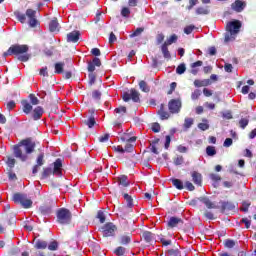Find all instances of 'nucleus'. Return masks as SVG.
<instances>
[{
	"label": "nucleus",
	"mask_w": 256,
	"mask_h": 256,
	"mask_svg": "<svg viewBox=\"0 0 256 256\" xmlns=\"http://www.w3.org/2000/svg\"><path fill=\"white\" fill-rule=\"evenodd\" d=\"M29 52V46L27 44H13L11 45L6 52L3 53V57H9L15 55L18 61L22 63H27L31 59V54Z\"/></svg>",
	"instance_id": "f03ea898"
},
{
	"label": "nucleus",
	"mask_w": 256,
	"mask_h": 256,
	"mask_svg": "<svg viewBox=\"0 0 256 256\" xmlns=\"http://www.w3.org/2000/svg\"><path fill=\"white\" fill-rule=\"evenodd\" d=\"M185 187L188 191H195V186L190 181L185 182Z\"/></svg>",
	"instance_id": "774afa93"
},
{
	"label": "nucleus",
	"mask_w": 256,
	"mask_h": 256,
	"mask_svg": "<svg viewBox=\"0 0 256 256\" xmlns=\"http://www.w3.org/2000/svg\"><path fill=\"white\" fill-rule=\"evenodd\" d=\"M79 37H81V33L79 31H72L67 34V42L77 43L79 41Z\"/></svg>",
	"instance_id": "a211bd4d"
},
{
	"label": "nucleus",
	"mask_w": 256,
	"mask_h": 256,
	"mask_svg": "<svg viewBox=\"0 0 256 256\" xmlns=\"http://www.w3.org/2000/svg\"><path fill=\"white\" fill-rule=\"evenodd\" d=\"M167 229H175L179 225H183V219L175 216H171L167 221Z\"/></svg>",
	"instance_id": "ddd939ff"
},
{
	"label": "nucleus",
	"mask_w": 256,
	"mask_h": 256,
	"mask_svg": "<svg viewBox=\"0 0 256 256\" xmlns=\"http://www.w3.org/2000/svg\"><path fill=\"white\" fill-rule=\"evenodd\" d=\"M235 33L234 32H229L225 34V37H224V41L225 43H229L231 41H235Z\"/></svg>",
	"instance_id": "79ce46f5"
},
{
	"label": "nucleus",
	"mask_w": 256,
	"mask_h": 256,
	"mask_svg": "<svg viewBox=\"0 0 256 256\" xmlns=\"http://www.w3.org/2000/svg\"><path fill=\"white\" fill-rule=\"evenodd\" d=\"M177 34H172L165 42V45H173V43H177Z\"/></svg>",
	"instance_id": "37998d69"
},
{
	"label": "nucleus",
	"mask_w": 256,
	"mask_h": 256,
	"mask_svg": "<svg viewBox=\"0 0 256 256\" xmlns=\"http://www.w3.org/2000/svg\"><path fill=\"white\" fill-rule=\"evenodd\" d=\"M114 112L116 115H118V118H121L127 113V107L125 106H119L118 108L114 109Z\"/></svg>",
	"instance_id": "7c9ffc66"
},
{
	"label": "nucleus",
	"mask_w": 256,
	"mask_h": 256,
	"mask_svg": "<svg viewBox=\"0 0 256 256\" xmlns=\"http://www.w3.org/2000/svg\"><path fill=\"white\" fill-rule=\"evenodd\" d=\"M120 245H129L131 243V234H123L119 237Z\"/></svg>",
	"instance_id": "bb28decb"
},
{
	"label": "nucleus",
	"mask_w": 256,
	"mask_h": 256,
	"mask_svg": "<svg viewBox=\"0 0 256 256\" xmlns=\"http://www.w3.org/2000/svg\"><path fill=\"white\" fill-rule=\"evenodd\" d=\"M47 245V241L37 240L35 243V249H45Z\"/></svg>",
	"instance_id": "49530a36"
},
{
	"label": "nucleus",
	"mask_w": 256,
	"mask_h": 256,
	"mask_svg": "<svg viewBox=\"0 0 256 256\" xmlns=\"http://www.w3.org/2000/svg\"><path fill=\"white\" fill-rule=\"evenodd\" d=\"M130 213H133V207L131 206L123 205L118 208V215L121 219H127Z\"/></svg>",
	"instance_id": "4468645a"
},
{
	"label": "nucleus",
	"mask_w": 256,
	"mask_h": 256,
	"mask_svg": "<svg viewBox=\"0 0 256 256\" xmlns=\"http://www.w3.org/2000/svg\"><path fill=\"white\" fill-rule=\"evenodd\" d=\"M41 215H51L53 213V202L43 204L39 207Z\"/></svg>",
	"instance_id": "f3484780"
},
{
	"label": "nucleus",
	"mask_w": 256,
	"mask_h": 256,
	"mask_svg": "<svg viewBox=\"0 0 256 256\" xmlns=\"http://www.w3.org/2000/svg\"><path fill=\"white\" fill-rule=\"evenodd\" d=\"M172 184L174 187H176V189H178L179 191L183 190L184 189V186H183V181L177 179V178H174L172 179Z\"/></svg>",
	"instance_id": "e433bc0d"
},
{
	"label": "nucleus",
	"mask_w": 256,
	"mask_h": 256,
	"mask_svg": "<svg viewBox=\"0 0 256 256\" xmlns=\"http://www.w3.org/2000/svg\"><path fill=\"white\" fill-rule=\"evenodd\" d=\"M199 97H201V90H199V89L194 90V92H192V94H191V100L197 101V99H199Z\"/></svg>",
	"instance_id": "864d4df0"
},
{
	"label": "nucleus",
	"mask_w": 256,
	"mask_h": 256,
	"mask_svg": "<svg viewBox=\"0 0 256 256\" xmlns=\"http://www.w3.org/2000/svg\"><path fill=\"white\" fill-rule=\"evenodd\" d=\"M240 29H241V21L239 20H234L227 25V31H229L230 33H234L236 35L237 33H239Z\"/></svg>",
	"instance_id": "2eb2a0df"
},
{
	"label": "nucleus",
	"mask_w": 256,
	"mask_h": 256,
	"mask_svg": "<svg viewBox=\"0 0 256 256\" xmlns=\"http://www.w3.org/2000/svg\"><path fill=\"white\" fill-rule=\"evenodd\" d=\"M239 125H240L241 129H245L247 127V125H249V119H247V118L240 119Z\"/></svg>",
	"instance_id": "052dcab7"
},
{
	"label": "nucleus",
	"mask_w": 256,
	"mask_h": 256,
	"mask_svg": "<svg viewBox=\"0 0 256 256\" xmlns=\"http://www.w3.org/2000/svg\"><path fill=\"white\" fill-rule=\"evenodd\" d=\"M16 222L17 220L15 219V216H10V217H7L6 219V223L9 227H15Z\"/></svg>",
	"instance_id": "603ef678"
},
{
	"label": "nucleus",
	"mask_w": 256,
	"mask_h": 256,
	"mask_svg": "<svg viewBox=\"0 0 256 256\" xmlns=\"http://www.w3.org/2000/svg\"><path fill=\"white\" fill-rule=\"evenodd\" d=\"M169 46L167 44H162L161 51L165 59H171V52H169Z\"/></svg>",
	"instance_id": "c756f323"
},
{
	"label": "nucleus",
	"mask_w": 256,
	"mask_h": 256,
	"mask_svg": "<svg viewBox=\"0 0 256 256\" xmlns=\"http://www.w3.org/2000/svg\"><path fill=\"white\" fill-rule=\"evenodd\" d=\"M235 245H237V242L235 240L226 239L224 241V247H226V249H233V247H235Z\"/></svg>",
	"instance_id": "ea45409f"
},
{
	"label": "nucleus",
	"mask_w": 256,
	"mask_h": 256,
	"mask_svg": "<svg viewBox=\"0 0 256 256\" xmlns=\"http://www.w3.org/2000/svg\"><path fill=\"white\" fill-rule=\"evenodd\" d=\"M54 168H53V175H57V177H62L63 176V161L61 158H57L55 162L53 163Z\"/></svg>",
	"instance_id": "f8f14e48"
},
{
	"label": "nucleus",
	"mask_w": 256,
	"mask_h": 256,
	"mask_svg": "<svg viewBox=\"0 0 256 256\" xmlns=\"http://www.w3.org/2000/svg\"><path fill=\"white\" fill-rule=\"evenodd\" d=\"M142 236L146 243H151V241H153V233H151L150 231L143 232Z\"/></svg>",
	"instance_id": "58836bf2"
},
{
	"label": "nucleus",
	"mask_w": 256,
	"mask_h": 256,
	"mask_svg": "<svg viewBox=\"0 0 256 256\" xmlns=\"http://www.w3.org/2000/svg\"><path fill=\"white\" fill-rule=\"evenodd\" d=\"M213 81L210 79H204V80H199L196 79L194 80V86L195 87H209V85H212Z\"/></svg>",
	"instance_id": "5701e85b"
},
{
	"label": "nucleus",
	"mask_w": 256,
	"mask_h": 256,
	"mask_svg": "<svg viewBox=\"0 0 256 256\" xmlns=\"http://www.w3.org/2000/svg\"><path fill=\"white\" fill-rule=\"evenodd\" d=\"M45 113V110H43V107L38 106L33 110L32 117L34 121H39L41 117H43V114Z\"/></svg>",
	"instance_id": "aec40b11"
},
{
	"label": "nucleus",
	"mask_w": 256,
	"mask_h": 256,
	"mask_svg": "<svg viewBox=\"0 0 256 256\" xmlns=\"http://www.w3.org/2000/svg\"><path fill=\"white\" fill-rule=\"evenodd\" d=\"M49 31H51V33H59V22H57V18L50 21Z\"/></svg>",
	"instance_id": "a878e982"
},
{
	"label": "nucleus",
	"mask_w": 256,
	"mask_h": 256,
	"mask_svg": "<svg viewBox=\"0 0 256 256\" xmlns=\"http://www.w3.org/2000/svg\"><path fill=\"white\" fill-rule=\"evenodd\" d=\"M204 122L198 124V129L201 131H207L209 129V123H207V119L203 120Z\"/></svg>",
	"instance_id": "3c124183"
},
{
	"label": "nucleus",
	"mask_w": 256,
	"mask_h": 256,
	"mask_svg": "<svg viewBox=\"0 0 256 256\" xmlns=\"http://www.w3.org/2000/svg\"><path fill=\"white\" fill-rule=\"evenodd\" d=\"M221 212L227 213V211H235V203L231 201H220Z\"/></svg>",
	"instance_id": "dca6fc26"
},
{
	"label": "nucleus",
	"mask_w": 256,
	"mask_h": 256,
	"mask_svg": "<svg viewBox=\"0 0 256 256\" xmlns=\"http://www.w3.org/2000/svg\"><path fill=\"white\" fill-rule=\"evenodd\" d=\"M206 155H208V157H215V155H217V150L215 149V146H207Z\"/></svg>",
	"instance_id": "4c0bfd02"
},
{
	"label": "nucleus",
	"mask_w": 256,
	"mask_h": 256,
	"mask_svg": "<svg viewBox=\"0 0 256 256\" xmlns=\"http://www.w3.org/2000/svg\"><path fill=\"white\" fill-rule=\"evenodd\" d=\"M194 120L193 118H185L184 120V129H191V127L193 126Z\"/></svg>",
	"instance_id": "de8ad7c7"
},
{
	"label": "nucleus",
	"mask_w": 256,
	"mask_h": 256,
	"mask_svg": "<svg viewBox=\"0 0 256 256\" xmlns=\"http://www.w3.org/2000/svg\"><path fill=\"white\" fill-rule=\"evenodd\" d=\"M158 115L162 121H165L166 119H169V117H171V113L165 111V104L160 105Z\"/></svg>",
	"instance_id": "4be33fe9"
},
{
	"label": "nucleus",
	"mask_w": 256,
	"mask_h": 256,
	"mask_svg": "<svg viewBox=\"0 0 256 256\" xmlns=\"http://www.w3.org/2000/svg\"><path fill=\"white\" fill-rule=\"evenodd\" d=\"M143 31H145L144 28H137L132 34H130V37H139Z\"/></svg>",
	"instance_id": "0e129e2a"
},
{
	"label": "nucleus",
	"mask_w": 256,
	"mask_h": 256,
	"mask_svg": "<svg viewBox=\"0 0 256 256\" xmlns=\"http://www.w3.org/2000/svg\"><path fill=\"white\" fill-rule=\"evenodd\" d=\"M245 7H247V2L243 0H235V2L231 4L232 11L236 13H243Z\"/></svg>",
	"instance_id": "9b49d317"
},
{
	"label": "nucleus",
	"mask_w": 256,
	"mask_h": 256,
	"mask_svg": "<svg viewBox=\"0 0 256 256\" xmlns=\"http://www.w3.org/2000/svg\"><path fill=\"white\" fill-rule=\"evenodd\" d=\"M126 251H127V248H126V247L118 246V247L114 250V254L117 255V256H123V255H125Z\"/></svg>",
	"instance_id": "a19ab883"
},
{
	"label": "nucleus",
	"mask_w": 256,
	"mask_h": 256,
	"mask_svg": "<svg viewBox=\"0 0 256 256\" xmlns=\"http://www.w3.org/2000/svg\"><path fill=\"white\" fill-rule=\"evenodd\" d=\"M173 161H174V165L179 166V165H183L184 159H183V156H177L174 158Z\"/></svg>",
	"instance_id": "338daca9"
},
{
	"label": "nucleus",
	"mask_w": 256,
	"mask_h": 256,
	"mask_svg": "<svg viewBox=\"0 0 256 256\" xmlns=\"http://www.w3.org/2000/svg\"><path fill=\"white\" fill-rule=\"evenodd\" d=\"M118 185L119 187H129L131 182H129V178L127 175H121L118 177Z\"/></svg>",
	"instance_id": "b1692460"
},
{
	"label": "nucleus",
	"mask_w": 256,
	"mask_h": 256,
	"mask_svg": "<svg viewBox=\"0 0 256 256\" xmlns=\"http://www.w3.org/2000/svg\"><path fill=\"white\" fill-rule=\"evenodd\" d=\"M49 175H53V169H51L49 167L43 168L41 179H47V177H49Z\"/></svg>",
	"instance_id": "a18cd8bd"
},
{
	"label": "nucleus",
	"mask_w": 256,
	"mask_h": 256,
	"mask_svg": "<svg viewBox=\"0 0 256 256\" xmlns=\"http://www.w3.org/2000/svg\"><path fill=\"white\" fill-rule=\"evenodd\" d=\"M167 253H168L169 256H187L186 253L182 254L181 250H179L178 248H176V249H169L167 251Z\"/></svg>",
	"instance_id": "473e14b6"
},
{
	"label": "nucleus",
	"mask_w": 256,
	"mask_h": 256,
	"mask_svg": "<svg viewBox=\"0 0 256 256\" xmlns=\"http://www.w3.org/2000/svg\"><path fill=\"white\" fill-rule=\"evenodd\" d=\"M101 231L103 233V237H115L117 226L112 222H107L101 227Z\"/></svg>",
	"instance_id": "6e6552de"
},
{
	"label": "nucleus",
	"mask_w": 256,
	"mask_h": 256,
	"mask_svg": "<svg viewBox=\"0 0 256 256\" xmlns=\"http://www.w3.org/2000/svg\"><path fill=\"white\" fill-rule=\"evenodd\" d=\"M124 200L126 201V206L128 207H134L133 204V197L129 195L128 193H123Z\"/></svg>",
	"instance_id": "72a5a7b5"
},
{
	"label": "nucleus",
	"mask_w": 256,
	"mask_h": 256,
	"mask_svg": "<svg viewBox=\"0 0 256 256\" xmlns=\"http://www.w3.org/2000/svg\"><path fill=\"white\" fill-rule=\"evenodd\" d=\"M151 129L153 133H159V131H161V125L157 122L152 123Z\"/></svg>",
	"instance_id": "680f3d73"
},
{
	"label": "nucleus",
	"mask_w": 256,
	"mask_h": 256,
	"mask_svg": "<svg viewBox=\"0 0 256 256\" xmlns=\"http://www.w3.org/2000/svg\"><path fill=\"white\" fill-rule=\"evenodd\" d=\"M65 67V62H57L54 64V73H56V75H61L63 73V69Z\"/></svg>",
	"instance_id": "c85d7f7f"
},
{
	"label": "nucleus",
	"mask_w": 256,
	"mask_h": 256,
	"mask_svg": "<svg viewBox=\"0 0 256 256\" xmlns=\"http://www.w3.org/2000/svg\"><path fill=\"white\" fill-rule=\"evenodd\" d=\"M14 107H17V103H15L14 100H10L9 102H7V104H6V109H7L8 111H12V109H13Z\"/></svg>",
	"instance_id": "e2e57ef3"
},
{
	"label": "nucleus",
	"mask_w": 256,
	"mask_h": 256,
	"mask_svg": "<svg viewBox=\"0 0 256 256\" xmlns=\"http://www.w3.org/2000/svg\"><path fill=\"white\" fill-rule=\"evenodd\" d=\"M139 88L141 89V91H143V93H149L151 91V88L144 80H141L139 82Z\"/></svg>",
	"instance_id": "2f4dec72"
},
{
	"label": "nucleus",
	"mask_w": 256,
	"mask_h": 256,
	"mask_svg": "<svg viewBox=\"0 0 256 256\" xmlns=\"http://www.w3.org/2000/svg\"><path fill=\"white\" fill-rule=\"evenodd\" d=\"M43 165H45V154L40 153L36 158V165L32 168L33 175H37V173H39V168L43 167Z\"/></svg>",
	"instance_id": "9d476101"
},
{
	"label": "nucleus",
	"mask_w": 256,
	"mask_h": 256,
	"mask_svg": "<svg viewBox=\"0 0 256 256\" xmlns=\"http://www.w3.org/2000/svg\"><path fill=\"white\" fill-rule=\"evenodd\" d=\"M29 99H30L31 105H39V98H37L35 94H30Z\"/></svg>",
	"instance_id": "13d9d810"
},
{
	"label": "nucleus",
	"mask_w": 256,
	"mask_h": 256,
	"mask_svg": "<svg viewBox=\"0 0 256 256\" xmlns=\"http://www.w3.org/2000/svg\"><path fill=\"white\" fill-rule=\"evenodd\" d=\"M57 223L60 225H70L71 220L73 219V214L67 208H60L56 212Z\"/></svg>",
	"instance_id": "39448f33"
},
{
	"label": "nucleus",
	"mask_w": 256,
	"mask_h": 256,
	"mask_svg": "<svg viewBox=\"0 0 256 256\" xmlns=\"http://www.w3.org/2000/svg\"><path fill=\"white\" fill-rule=\"evenodd\" d=\"M12 201L16 203V205H21L23 209H31V207H33V200L27 197V194L25 193H14Z\"/></svg>",
	"instance_id": "20e7f679"
},
{
	"label": "nucleus",
	"mask_w": 256,
	"mask_h": 256,
	"mask_svg": "<svg viewBox=\"0 0 256 256\" xmlns=\"http://www.w3.org/2000/svg\"><path fill=\"white\" fill-rule=\"evenodd\" d=\"M185 71H187V67L185 66V63L178 65V67L176 68L177 75H183Z\"/></svg>",
	"instance_id": "09e8293b"
},
{
	"label": "nucleus",
	"mask_w": 256,
	"mask_h": 256,
	"mask_svg": "<svg viewBox=\"0 0 256 256\" xmlns=\"http://www.w3.org/2000/svg\"><path fill=\"white\" fill-rule=\"evenodd\" d=\"M122 99L125 103H129V101H133V103H140L141 94L135 88L130 89L128 92H124L122 94Z\"/></svg>",
	"instance_id": "423d86ee"
},
{
	"label": "nucleus",
	"mask_w": 256,
	"mask_h": 256,
	"mask_svg": "<svg viewBox=\"0 0 256 256\" xmlns=\"http://www.w3.org/2000/svg\"><path fill=\"white\" fill-rule=\"evenodd\" d=\"M84 125L89 127V129H93L95 127L97 121H95V117L90 116L87 119L83 120Z\"/></svg>",
	"instance_id": "cd10ccee"
},
{
	"label": "nucleus",
	"mask_w": 256,
	"mask_h": 256,
	"mask_svg": "<svg viewBox=\"0 0 256 256\" xmlns=\"http://www.w3.org/2000/svg\"><path fill=\"white\" fill-rule=\"evenodd\" d=\"M129 15H131V10L127 7H123L121 10V16L127 19L129 18Z\"/></svg>",
	"instance_id": "4d7b16f0"
},
{
	"label": "nucleus",
	"mask_w": 256,
	"mask_h": 256,
	"mask_svg": "<svg viewBox=\"0 0 256 256\" xmlns=\"http://www.w3.org/2000/svg\"><path fill=\"white\" fill-rule=\"evenodd\" d=\"M181 107V99H171L168 102L169 113H171L172 115L179 113L181 111Z\"/></svg>",
	"instance_id": "1a4fd4ad"
},
{
	"label": "nucleus",
	"mask_w": 256,
	"mask_h": 256,
	"mask_svg": "<svg viewBox=\"0 0 256 256\" xmlns=\"http://www.w3.org/2000/svg\"><path fill=\"white\" fill-rule=\"evenodd\" d=\"M199 201L203 203L207 209H218V206L215 205L208 197H200Z\"/></svg>",
	"instance_id": "412c9836"
},
{
	"label": "nucleus",
	"mask_w": 256,
	"mask_h": 256,
	"mask_svg": "<svg viewBox=\"0 0 256 256\" xmlns=\"http://www.w3.org/2000/svg\"><path fill=\"white\" fill-rule=\"evenodd\" d=\"M194 29H195V26H194V25L186 26V27L184 28V33H185L186 35H191V33H193Z\"/></svg>",
	"instance_id": "69168bd1"
},
{
	"label": "nucleus",
	"mask_w": 256,
	"mask_h": 256,
	"mask_svg": "<svg viewBox=\"0 0 256 256\" xmlns=\"http://www.w3.org/2000/svg\"><path fill=\"white\" fill-rule=\"evenodd\" d=\"M14 15L20 23H25V21H27L28 19V25H30L31 27H37L39 23V21L37 20V11L33 9H27L26 14L15 11Z\"/></svg>",
	"instance_id": "7ed1b4c3"
},
{
	"label": "nucleus",
	"mask_w": 256,
	"mask_h": 256,
	"mask_svg": "<svg viewBox=\"0 0 256 256\" xmlns=\"http://www.w3.org/2000/svg\"><path fill=\"white\" fill-rule=\"evenodd\" d=\"M16 163H17V160H15V158H13L12 156H7V161H6V165L8 166L7 169H13Z\"/></svg>",
	"instance_id": "f704fd0d"
},
{
	"label": "nucleus",
	"mask_w": 256,
	"mask_h": 256,
	"mask_svg": "<svg viewBox=\"0 0 256 256\" xmlns=\"http://www.w3.org/2000/svg\"><path fill=\"white\" fill-rule=\"evenodd\" d=\"M88 78H89L88 83H89L90 87L95 85V81L97 80V76L94 73H89Z\"/></svg>",
	"instance_id": "5fc2aeb1"
},
{
	"label": "nucleus",
	"mask_w": 256,
	"mask_h": 256,
	"mask_svg": "<svg viewBox=\"0 0 256 256\" xmlns=\"http://www.w3.org/2000/svg\"><path fill=\"white\" fill-rule=\"evenodd\" d=\"M48 249H49V251H57V249H59V243H57V241H52L48 245Z\"/></svg>",
	"instance_id": "6e6d98bb"
},
{
	"label": "nucleus",
	"mask_w": 256,
	"mask_h": 256,
	"mask_svg": "<svg viewBox=\"0 0 256 256\" xmlns=\"http://www.w3.org/2000/svg\"><path fill=\"white\" fill-rule=\"evenodd\" d=\"M21 105H22L23 112L26 115H29V113H31V111H33V106L27 100H22Z\"/></svg>",
	"instance_id": "393cba45"
},
{
	"label": "nucleus",
	"mask_w": 256,
	"mask_h": 256,
	"mask_svg": "<svg viewBox=\"0 0 256 256\" xmlns=\"http://www.w3.org/2000/svg\"><path fill=\"white\" fill-rule=\"evenodd\" d=\"M120 139L124 143L126 142L124 146V153H133L134 146L131 143H135V141H137V137L135 136L129 137V135L124 134Z\"/></svg>",
	"instance_id": "0eeeda50"
},
{
	"label": "nucleus",
	"mask_w": 256,
	"mask_h": 256,
	"mask_svg": "<svg viewBox=\"0 0 256 256\" xmlns=\"http://www.w3.org/2000/svg\"><path fill=\"white\" fill-rule=\"evenodd\" d=\"M96 219H99L100 223H105L106 221L105 212H103L102 210H99L97 212Z\"/></svg>",
	"instance_id": "8fccbe9b"
},
{
	"label": "nucleus",
	"mask_w": 256,
	"mask_h": 256,
	"mask_svg": "<svg viewBox=\"0 0 256 256\" xmlns=\"http://www.w3.org/2000/svg\"><path fill=\"white\" fill-rule=\"evenodd\" d=\"M39 145V142L33 141V138H26L22 140L19 144L13 146V155L16 159L25 162L29 159L28 155H31L35 151V147Z\"/></svg>",
	"instance_id": "f257e3e1"
},
{
	"label": "nucleus",
	"mask_w": 256,
	"mask_h": 256,
	"mask_svg": "<svg viewBox=\"0 0 256 256\" xmlns=\"http://www.w3.org/2000/svg\"><path fill=\"white\" fill-rule=\"evenodd\" d=\"M191 177H192V181H193L194 185H198V187H201V185L203 183V176L201 175V173H199L197 171H193L191 173Z\"/></svg>",
	"instance_id": "6ab92c4d"
},
{
	"label": "nucleus",
	"mask_w": 256,
	"mask_h": 256,
	"mask_svg": "<svg viewBox=\"0 0 256 256\" xmlns=\"http://www.w3.org/2000/svg\"><path fill=\"white\" fill-rule=\"evenodd\" d=\"M7 175L10 181H17V174L13 172V168H7Z\"/></svg>",
	"instance_id": "c03bdc74"
},
{
	"label": "nucleus",
	"mask_w": 256,
	"mask_h": 256,
	"mask_svg": "<svg viewBox=\"0 0 256 256\" xmlns=\"http://www.w3.org/2000/svg\"><path fill=\"white\" fill-rule=\"evenodd\" d=\"M210 13V10H209V7L206 6V7H198L196 9V14L197 15H209Z\"/></svg>",
	"instance_id": "c9c22d12"
},
{
	"label": "nucleus",
	"mask_w": 256,
	"mask_h": 256,
	"mask_svg": "<svg viewBox=\"0 0 256 256\" xmlns=\"http://www.w3.org/2000/svg\"><path fill=\"white\" fill-rule=\"evenodd\" d=\"M92 98L96 101H101V91L99 90H93L92 91Z\"/></svg>",
	"instance_id": "bf43d9fd"
}]
</instances>
